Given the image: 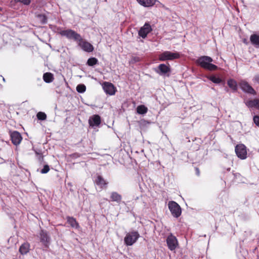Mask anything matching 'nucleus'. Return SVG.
<instances>
[{
    "label": "nucleus",
    "mask_w": 259,
    "mask_h": 259,
    "mask_svg": "<svg viewBox=\"0 0 259 259\" xmlns=\"http://www.w3.org/2000/svg\"><path fill=\"white\" fill-rule=\"evenodd\" d=\"M16 3H20L24 5H29L31 3V0H14Z\"/></svg>",
    "instance_id": "33"
},
{
    "label": "nucleus",
    "mask_w": 259,
    "mask_h": 259,
    "mask_svg": "<svg viewBox=\"0 0 259 259\" xmlns=\"http://www.w3.org/2000/svg\"><path fill=\"white\" fill-rule=\"evenodd\" d=\"M59 33L62 36H66L68 39H73L75 41L81 40V35L72 29H67L60 31Z\"/></svg>",
    "instance_id": "5"
},
{
    "label": "nucleus",
    "mask_w": 259,
    "mask_h": 259,
    "mask_svg": "<svg viewBox=\"0 0 259 259\" xmlns=\"http://www.w3.org/2000/svg\"><path fill=\"white\" fill-rule=\"evenodd\" d=\"M86 87L85 85L83 84H78L76 87V91L79 93H83L85 91Z\"/></svg>",
    "instance_id": "29"
},
{
    "label": "nucleus",
    "mask_w": 259,
    "mask_h": 259,
    "mask_svg": "<svg viewBox=\"0 0 259 259\" xmlns=\"http://www.w3.org/2000/svg\"><path fill=\"white\" fill-rule=\"evenodd\" d=\"M39 20L41 22L42 24H45L47 23V18L46 16L44 15L40 14L37 16Z\"/></svg>",
    "instance_id": "32"
},
{
    "label": "nucleus",
    "mask_w": 259,
    "mask_h": 259,
    "mask_svg": "<svg viewBox=\"0 0 259 259\" xmlns=\"http://www.w3.org/2000/svg\"><path fill=\"white\" fill-rule=\"evenodd\" d=\"M141 61V58L138 56H133L130 61V63L134 64Z\"/></svg>",
    "instance_id": "31"
},
{
    "label": "nucleus",
    "mask_w": 259,
    "mask_h": 259,
    "mask_svg": "<svg viewBox=\"0 0 259 259\" xmlns=\"http://www.w3.org/2000/svg\"><path fill=\"white\" fill-rule=\"evenodd\" d=\"M78 46H79L81 49L85 52H92L94 50L93 46L91 44L90 42L83 40L81 38V40L78 41Z\"/></svg>",
    "instance_id": "12"
},
{
    "label": "nucleus",
    "mask_w": 259,
    "mask_h": 259,
    "mask_svg": "<svg viewBox=\"0 0 259 259\" xmlns=\"http://www.w3.org/2000/svg\"><path fill=\"white\" fill-rule=\"evenodd\" d=\"M152 31V28L149 23H146L142 27L138 32L139 35L143 38H145L147 34Z\"/></svg>",
    "instance_id": "13"
},
{
    "label": "nucleus",
    "mask_w": 259,
    "mask_h": 259,
    "mask_svg": "<svg viewBox=\"0 0 259 259\" xmlns=\"http://www.w3.org/2000/svg\"><path fill=\"white\" fill-rule=\"evenodd\" d=\"M257 108L259 109V104H258V106Z\"/></svg>",
    "instance_id": "40"
},
{
    "label": "nucleus",
    "mask_w": 259,
    "mask_h": 259,
    "mask_svg": "<svg viewBox=\"0 0 259 259\" xmlns=\"http://www.w3.org/2000/svg\"><path fill=\"white\" fill-rule=\"evenodd\" d=\"M168 208L172 215L176 218H179L182 213V209L180 206L174 201H170L168 203Z\"/></svg>",
    "instance_id": "4"
},
{
    "label": "nucleus",
    "mask_w": 259,
    "mask_h": 259,
    "mask_svg": "<svg viewBox=\"0 0 259 259\" xmlns=\"http://www.w3.org/2000/svg\"><path fill=\"white\" fill-rule=\"evenodd\" d=\"M67 223L73 228H77L78 227V224L77 223L76 220L70 217H67Z\"/></svg>",
    "instance_id": "24"
},
{
    "label": "nucleus",
    "mask_w": 259,
    "mask_h": 259,
    "mask_svg": "<svg viewBox=\"0 0 259 259\" xmlns=\"http://www.w3.org/2000/svg\"><path fill=\"white\" fill-rule=\"evenodd\" d=\"M243 42L245 44H248V42L247 41V40L246 39H244L243 40Z\"/></svg>",
    "instance_id": "38"
},
{
    "label": "nucleus",
    "mask_w": 259,
    "mask_h": 259,
    "mask_svg": "<svg viewBox=\"0 0 259 259\" xmlns=\"http://www.w3.org/2000/svg\"><path fill=\"white\" fill-rule=\"evenodd\" d=\"M111 201L120 203L121 201L122 196L116 192H112L110 195Z\"/></svg>",
    "instance_id": "19"
},
{
    "label": "nucleus",
    "mask_w": 259,
    "mask_h": 259,
    "mask_svg": "<svg viewBox=\"0 0 259 259\" xmlns=\"http://www.w3.org/2000/svg\"><path fill=\"white\" fill-rule=\"evenodd\" d=\"M195 171H196V175L197 176H199L200 175V171H199V168H197V167H196L195 168Z\"/></svg>",
    "instance_id": "37"
},
{
    "label": "nucleus",
    "mask_w": 259,
    "mask_h": 259,
    "mask_svg": "<svg viewBox=\"0 0 259 259\" xmlns=\"http://www.w3.org/2000/svg\"><path fill=\"white\" fill-rule=\"evenodd\" d=\"M98 63V60L96 58H90L87 62V65L89 66H93Z\"/></svg>",
    "instance_id": "26"
},
{
    "label": "nucleus",
    "mask_w": 259,
    "mask_h": 259,
    "mask_svg": "<svg viewBox=\"0 0 259 259\" xmlns=\"http://www.w3.org/2000/svg\"><path fill=\"white\" fill-rule=\"evenodd\" d=\"M148 111V108L144 105L138 106L137 108V112L139 114H144Z\"/></svg>",
    "instance_id": "25"
},
{
    "label": "nucleus",
    "mask_w": 259,
    "mask_h": 259,
    "mask_svg": "<svg viewBox=\"0 0 259 259\" xmlns=\"http://www.w3.org/2000/svg\"><path fill=\"white\" fill-rule=\"evenodd\" d=\"M44 80L47 83H50L54 80L53 74L50 72H46L43 75Z\"/></svg>",
    "instance_id": "23"
},
{
    "label": "nucleus",
    "mask_w": 259,
    "mask_h": 259,
    "mask_svg": "<svg viewBox=\"0 0 259 259\" xmlns=\"http://www.w3.org/2000/svg\"><path fill=\"white\" fill-rule=\"evenodd\" d=\"M225 90L227 92H228L229 89L227 88H226Z\"/></svg>",
    "instance_id": "39"
},
{
    "label": "nucleus",
    "mask_w": 259,
    "mask_h": 259,
    "mask_svg": "<svg viewBox=\"0 0 259 259\" xmlns=\"http://www.w3.org/2000/svg\"><path fill=\"white\" fill-rule=\"evenodd\" d=\"M245 104L249 108H257L259 105V99H254L248 100L245 102Z\"/></svg>",
    "instance_id": "18"
},
{
    "label": "nucleus",
    "mask_w": 259,
    "mask_h": 259,
    "mask_svg": "<svg viewBox=\"0 0 259 259\" xmlns=\"http://www.w3.org/2000/svg\"><path fill=\"white\" fill-rule=\"evenodd\" d=\"M239 86L243 92L253 95H256L255 91L246 81L241 80Z\"/></svg>",
    "instance_id": "6"
},
{
    "label": "nucleus",
    "mask_w": 259,
    "mask_h": 259,
    "mask_svg": "<svg viewBox=\"0 0 259 259\" xmlns=\"http://www.w3.org/2000/svg\"><path fill=\"white\" fill-rule=\"evenodd\" d=\"M137 1L143 7H149L155 5L157 0H137Z\"/></svg>",
    "instance_id": "17"
},
{
    "label": "nucleus",
    "mask_w": 259,
    "mask_h": 259,
    "mask_svg": "<svg viewBox=\"0 0 259 259\" xmlns=\"http://www.w3.org/2000/svg\"><path fill=\"white\" fill-rule=\"evenodd\" d=\"M40 240L45 245L49 242L50 238L47 231L41 230L39 233Z\"/></svg>",
    "instance_id": "16"
},
{
    "label": "nucleus",
    "mask_w": 259,
    "mask_h": 259,
    "mask_svg": "<svg viewBox=\"0 0 259 259\" xmlns=\"http://www.w3.org/2000/svg\"><path fill=\"white\" fill-rule=\"evenodd\" d=\"M155 71L160 75H166L169 76V73L170 72V68L169 67L164 64H160L158 65Z\"/></svg>",
    "instance_id": "9"
},
{
    "label": "nucleus",
    "mask_w": 259,
    "mask_h": 259,
    "mask_svg": "<svg viewBox=\"0 0 259 259\" xmlns=\"http://www.w3.org/2000/svg\"><path fill=\"white\" fill-rule=\"evenodd\" d=\"M95 183L101 188L107 184V183L106 182L105 180L101 176H97L95 180Z\"/></svg>",
    "instance_id": "22"
},
{
    "label": "nucleus",
    "mask_w": 259,
    "mask_h": 259,
    "mask_svg": "<svg viewBox=\"0 0 259 259\" xmlns=\"http://www.w3.org/2000/svg\"><path fill=\"white\" fill-rule=\"evenodd\" d=\"M227 84L231 89L233 92H237L238 90L237 83L236 80L233 79H229L227 80Z\"/></svg>",
    "instance_id": "21"
},
{
    "label": "nucleus",
    "mask_w": 259,
    "mask_h": 259,
    "mask_svg": "<svg viewBox=\"0 0 259 259\" xmlns=\"http://www.w3.org/2000/svg\"><path fill=\"white\" fill-rule=\"evenodd\" d=\"M253 81L254 82H256L259 84V74H256L254 76Z\"/></svg>",
    "instance_id": "36"
},
{
    "label": "nucleus",
    "mask_w": 259,
    "mask_h": 259,
    "mask_svg": "<svg viewBox=\"0 0 259 259\" xmlns=\"http://www.w3.org/2000/svg\"><path fill=\"white\" fill-rule=\"evenodd\" d=\"M235 152L237 156L241 159L247 157L246 148L243 144H239L235 147Z\"/></svg>",
    "instance_id": "8"
},
{
    "label": "nucleus",
    "mask_w": 259,
    "mask_h": 259,
    "mask_svg": "<svg viewBox=\"0 0 259 259\" xmlns=\"http://www.w3.org/2000/svg\"><path fill=\"white\" fill-rule=\"evenodd\" d=\"M208 78L210 81L214 83L218 84L221 83L223 81L221 78L216 77L214 75L210 76Z\"/></svg>",
    "instance_id": "27"
},
{
    "label": "nucleus",
    "mask_w": 259,
    "mask_h": 259,
    "mask_svg": "<svg viewBox=\"0 0 259 259\" xmlns=\"http://www.w3.org/2000/svg\"><path fill=\"white\" fill-rule=\"evenodd\" d=\"M10 136L12 143L16 146L19 145L22 140L21 134L17 131L11 132Z\"/></svg>",
    "instance_id": "10"
},
{
    "label": "nucleus",
    "mask_w": 259,
    "mask_h": 259,
    "mask_svg": "<svg viewBox=\"0 0 259 259\" xmlns=\"http://www.w3.org/2000/svg\"><path fill=\"white\" fill-rule=\"evenodd\" d=\"M35 154L37 156V159L39 161L41 162L43 160V156L41 153V151L39 149H35L34 150Z\"/></svg>",
    "instance_id": "28"
},
{
    "label": "nucleus",
    "mask_w": 259,
    "mask_h": 259,
    "mask_svg": "<svg viewBox=\"0 0 259 259\" xmlns=\"http://www.w3.org/2000/svg\"><path fill=\"white\" fill-rule=\"evenodd\" d=\"M101 123V119L99 115H93L89 118V124L92 127L99 126Z\"/></svg>",
    "instance_id": "11"
},
{
    "label": "nucleus",
    "mask_w": 259,
    "mask_h": 259,
    "mask_svg": "<svg viewBox=\"0 0 259 259\" xmlns=\"http://www.w3.org/2000/svg\"><path fill=\"white\" fill-rule=\"evenodd\" d=\"M180 57V55L178 52H171L170 51H165L159 55V60L165 61L167 60H174Z\"/></svg>",
    "instance_id": "2"
},
{
    "label": "nucleus",
    "mask_w": 259,
    "mask_h": 259,
    "mask_svg": "<svg viewBox=\"0 0 259 259\" xmlns=\"http://www.w3.org/2000/svg\"><path fill=\"white\" fill-rule=\"evenodd\" d=\"M213 61L212 59L208 56H201L197 60V63L202 68L209 70H215L218 68V66L215 65L211 64Z\"/></svg>",
    "instance_id": "1"
},
{
    "label": "nucleus",
    "mask_w": 259,
    "mask_h": 259,
    "mask_svg": "<svg viewBox=\"0 0 259 259\" xmlns=\"http://www.w3.org/2000/svg\"><path fill=\"white\" fill-rule=\"evenodd\" d=\"M36 116H37V118L39 119V120H44L46 119L47 118V115L46 114L44 113V112H39L37 115H36Z\"/></svg>",
    "instance_id": "30"
},
{
    "label": "nucleus",
    "mask_w": 259,
    "mask_h": 259,
    "mask_svg": "<svg viewBox=\"0 0 259 259\" xmlns=\"http://www.w3.org/2000/svg\"><path fill=\"white\" fill-rule=\"evenodd\" d=\"M103 88L106 94L113 95L115 93V87L111 83L105 82L103 84Z\"/></svg>",
    "instance_id": "14"
},
{
    "label": "nucleus",
    "mask_w": 259,
    "mask_h": 259,
    "mask_svg": "<svg viewBox=\"0 0 259 259\" xmlns=\"http://www.w3.org/2000/svg\"><path fill=\"white\" fill-rule=\"evenodd\" d=\"M166 243L168 249L171 251L175 250L178 246V242L177 238L171 234L167 236L166 238Z\"/></svg>",
    "instance_id": "7"
},
{
    "label": "nucleus",
    "mask_w": 259,
    "mask_h": 259,
    "mask_svg": "<svg viewBox=\"0 0 259 259\" xmlns=\"http://www.w3.org/2000/svg\"><path fill=\"white\" fill-rule=\"evenodd\" d=\"M250 41L255 48H259V32L254 33L250 35Z\"/></svg>",
    "instance_id": "15"
},
{
    "label": "nucleus",
    "mask_w": 259,
    "mask_h": 259,
    "mask_svg": "<svg viewBox=\"0 0 259 259\" xmlns=\"http://www.w3.org/2000/svg\"><path fill=\"white\" fill-rule=\"evenodd\" d=\"M29 248L30 245L28 243H24L20 246L19 251L21 254H26L29 252Z\"/></svg>",
    "instance_id": "20"
},
{
    "label": "nucleus",
    "mask_w": 259,
    "mask_h": 259,
    "mask_svg": "<svg viewBox=\"0 0 259 259\" xmlns=\"http://www.w3.org/2000/svg\"><path fill=\"white\" fill-rule=\"evenodd\" d=\"M253 120L254 123L257 125L259 126V116L255 115L253 116Z\"/></svg>",
    "instance_id": "35"
},
{
    "label": "nucleus",
    "mask_w": 259,
    "mask_h": 259,
    "mask_svg": "<svg viewBox=\"0 0 259 259\" xmlns=\"http://www.w3.org/2000/svg\"><path fill=\"white\" fill-rule=\"evenodd\" d=\"M140 237V234L137 231H132L126 234L124 238V242L127 246L133 245Z\"/></svg>",
    "instance_id": "3"
},
{
    "label": "nucleus",
    "mask_w": 259,
    "mask_h": 259,
    "mask_svg": "<svg viewBox=\"0 0 259 259\" xmlns=\"http://www.w3.org/2000/svg\"><path fill=\"white\" fill-rule=\"evenodd\" d=\"M49 170V166L47 164L44 166V167L41 169L40 172L41 174H47Z\"/></svg>",
    "instance_id": "34"
}]
</instances>
